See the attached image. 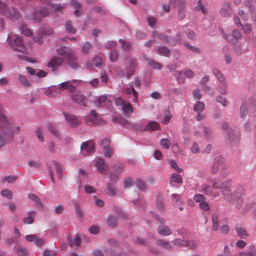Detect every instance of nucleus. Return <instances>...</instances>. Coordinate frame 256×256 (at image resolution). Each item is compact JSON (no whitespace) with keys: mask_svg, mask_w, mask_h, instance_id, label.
Listing matches in <instances>:
<instances>
[{"mask_svg":"<svg viewBox=\"0 0 256 256\" xmlns=\"http://www.w3.org/2000/svg\"><path fill=\"white\" fill-rule=\"evenodd\" d=\"M33 2L28 1L27 4L23 8L25 16L28 19L34 20L36 22L40 20L48 14V10L46 8H40L38 12L32 6Z\"/></svg>","mask_w":256,"mask_h":256,"instance_id":"obj_1","label":"nucleus"},{"mask_svg":"<svg viewBox=\"0 0 256 256\" xmlns=\"http://www.w3.org/2000/svg\"><path fill=\"white\" fill-rule=\"evenodd\" d=\"M216 100L217 102L221 104L222 106L225 107L227 106V101L224 98L218 96L216 97Z\"/></svg>","mask_w":256,"mask_h":256,"instance_id":"obj_62","label":"nucleus"},{"mask_svg":"<svg viewBox=\"0 0 256 256\" xmlns=\"http://www.w3.org/2000/svg\"><path fill=\"white\" fill-rule=\"evenodd\" d=\"M223 162L224 160L222 158H220L217 160L212 166L210 170V173L212 174H217L219 172L220 167L222 166Z\"/></svg>","mask_w":256,"mask_h":256,"instance_id":"obj_15","label":"nucleus"},{"mask_svg":"<svg viewBox=\"0 0 256 256\" xmlns=\"http://www.w3.org/2000/svg\"><path fill=\"white\" fill-rule=\"evenodd\" d=\"M224 138L226 143L228 145L230 146L236 145L239 140L238 132L234 130L230 129L227 132Z\"/></svg>","mask_w":256,"mask_h":256,"instance_id":"obj_6","label":"nucleus"},{"mask_svg":"<svg viewBox=\"0 0 256 256\" xmlns=\"http://www.w3.org/2000/svg\"><path fill=\"white\" fill-rule=\"evenodd\" d=\"M212 225L211 228L213 231H216L219 228V220L218 214L214 213L212 216Z\"/></svg>","mask_w":256,"mask_h":256,"instance_id":"obj_23","label":"nucleus"},{"mask_svg":"<svg viewBox=\"0 0 256 256\" xmlns=\"http://www.w3.org/2000/svg\"><path fill=\"white\" fill-rule=\"evenodd\" d=\"M232 12L230 3L229 2L226 1L223 4V6L220 10V14L222 16L227 18L229 16Z\"/></svg>","mask_w":256,"mask_h":256,"instance_id":"obj_12","label":"nucleus"},{"mask_svg":"<svg viewBox=\"0 0 256 256\" xmlns=\"http://www.w3.org/2000/svg\"><path fill=\"white\" fill-rule=\"evenodd\" d=\"M86 120L87 124L90 126L98 124L104 122L101 116L95 110H92L90 112V116L86 118Z\"/></svg>","mask_w":256,"mask_h":256,"instance_id":"obj_7","label":"nucleus"},{"mask_svg":"<svg viewBox=\"0 0 256 256\" xmlns=\"http://www.w3.org/2000/svg\"><path fill=\"white\" fill-rule=\"evenodd\" d=\"M57 52L60 55L66 58L68 57L70 58V56H74L72 54V52H72V50L69 48H61L58 49Z\"/></svg>","mask_w":256,"mask_h":256,"instance_id":"obj_24","label":"nucleus"},{"mask_svg":"<svg viewBox=\"0 0 256 256\" xmlns=\"http://www.w3.org/2000/svg\"><path fill=\"white\" fill-rule=\"evenodd\" d=\"M93 62L96 67H100L103 64L102 59L99 56H96L93 60Z\"/></svg>","mask_w":256,"mask_h":256,"instance_id":"obj_51","label":"nucleus"},{"mask_svg":"<svg viewBox=\"0 0 256 256\" xmlns=\"http://www.w3.org/2000/svg\"><path fill=\"white\" fill-rule=\"evenodd\" d=\"M78 81L76 80H74L72 81H68V90L70 92H74L76 90V87L73 84H77Z\"/></svg>","mask_w":256,"mask_h":256,"instance_id":"obj_47","label":"nucleus"},{"mask_svg":"<svg viewBox=\"0 0 256 256\" xmlns=\"http://www.w3.org/2000/svg\"><path fill=\"white\" fill-rule=\"evenodd\" d=\"M204 108L205 105L204 102H198L194 106V110L196 112H200L204 109Z\"/></svg>","mask_w":256,"mask_h":256,"instance_id":"obj_37","label":"nucleus"},{"mask_svg":"<svg viewBox=\"0 0 256 256\" xmlns=\"http://www.w3.org/2000/svg\"><path fill=\"white\" fill-rule=\"evenodd\" d=\"M160 144L161 146L164 149H168L171 145L170 141L168 138H162Z\"/></svg>","mask_w":256,"mask_h":256,"instance_id":"obj_41","label":"nucleus"},{"mask_svg":"<svg viewBox=\"0 0 256 256\" xmlns=\"http://www.w3.org/2000/svg\"><path fill=\"white\" fill-rule=\"evenodd\" d=\"M64 114L66 121L70 126L76 127L80 124L81 119L79 117L68 113H64Z\"/></svg>","mask_w":256,"mask_h":256,"instance_id":"obj_11","label":"nucleus"},{"mask_svg":"<svg viewBox=\"0 0 256 256\" xmlns=\"http://www.w3.org/2000/svg\"><path fill=\"white\" fill-rule=\"evenodd\" d=\"M94 148V144L91 140L82 142L80 146L82 152L85 156L90 154L93 152Z\"/></svg>","mask_w":256,"mask_h":256,"instance_id":"obj_8","label":"nucleus"},{"mask_svg":"<svg viewBox=\"0 0 256 256\" xmlns=\"http://www.w3.org/2000/svg\"><path fill=\"white\" fill-rule=\"evenodd\" d=\"M52 164L55 166L56 172L60 178L62 177V170L58 162H52Z\"/></svg>","mask_w":256,"mask_h":256,"instance_id":"obj_48","label":"nucleus"},{"mask_svg":"<svg viewBox=\"0 0 256 256\" xmlns=\"http://www.w3.org/2000/svg\"><path fill=\"white\" fill-rule=\"evenodd\" d=\"M108 224L111 227H114L116 225V220L115 217L110 216L108 218Z\"/></svg>","mask_w":256,"mask_h":256,"instance_id":"obj_57","label":"nucleus"},{"mask_svg":"<svg viewBox=\"0 0 256 256\" xmlns=\"http://www.w3.org/2000/svg\"><path fill=\"white\" fill-rule=\"evenodd\" d=\"M144 58L146 61H147L149 65L154 69L160 70L162 67V65L156 62L152 58H149L146 56H144Z\"/></svg>","mask_w":256,"mask_h":256,"instance_id":"obj_18","label":"nucleus"},{"mask_svg":"<svg viewBox=\"0 0 256 256\" xmlns=\"http://www.w3.org/2000/svg\"><path fill=\"white\" fill-rule=\"evenodd\" d=\"M12 130H10L8 132L4 130L0 134V148L4 145L6 142H10L13 140Z\"/></svg>","mask_w":256,"mask_h":256,"instance_id":"obj_9","label":"nucleus"},{"mask_svg":"<svg viewBox=\"0 0 256 256\" xmlns=\"http://www.w3.org/2000/svg\"><path fill=\"white\" fill-rule=\"evenodd\" d=\"M160 128V124L155 122H149L145 126V130H155Z\"/></svg>","mask_w":256,"mask_h":256,"instance_id":"obj_28","label":"nucleus"},{"mask_svg":"<svg viewBox=\"0 0 256 256\" xmlns=\"http://www.w3.org/2000/svg\"><path fill=\"white\" fill-rule=\"evenodd\" d=\"M236 231L238 236L242 238H245L248 236V234L246 230L241 224H237L236 226Z\"/></svg>","mask_w":256,"mask_h":256,"instance_id":"obj_17","label":"nucleus"},{"mask_svg":"<svg viewBox=\"0 0 256 256\" xmlns=\"http://www.w3.org/2000/svg\"><path fill=\"white\" fill-rule=\"evenodd\" d=\"M92 46L91 44L88 42H85L82 46V52L84 54H88Z\"/></svg>","mask_w":256,"mask_h":256,"instance_id":"obj_53","label":"nucleus"},{"mask_svg":"<svg viewBox=\"0 0 256 256\" xmlns=\"http://www.w3.org/2000/svg\"><path fill=\"white\" fill-rule=\"evenodd\" d=\"M72 100L76 103L80 104L82 106H86V97L80 93L74 94L70 96Z\"/></svg>","mask_w":256,"mask_h":256,"instance_id":"obj_14","label":"nucleus"},{"mask_svg":"<svg viewBox=\"0 0 256 256\" xmlns=\"http://www.w3.org/2000/svg\"><path fill=\"white\" fill-rule=\"evenodd\" d=\"M222 182L219 180H215L212 184L213 188L215 189H222Z\"/></svg>","mask_w":256,"mask_h":256,"instance_id":"obj_61","label":"nucleus"},{"mask_svg":"<svg viewBox=\"0 0 256 256\" xmlns=\"http://www.w3.org/2000/svg\"><path fill=\"white\" fill-rule=\"evenodd\" d=\"M108 99V96L106 95L101 96L98 99V102H95L94 104L97 107H101V104L105 102Z\"/></svg>","mask_w":256,"mask_h":256,"instance_id":"obj_43","label":"nucleus"},{"mask_svg":"<svg viewBox=\"0 0 256 256\" xmlns=\"http://www.w3.org/2000/svg\"><path fill=\"white\" fill-rule=\"evenodd\" d=\"M95 166L100 173H103L108 169V166L105 164L102 158H98L96 162Z\"/></svg>","mask_w":256,"mask_h":256,"instance_id":"obj_16","label":"nucleus"},{"mask_svg":"<svg viewBox=\"0 0 256 256\" xmlns=\"http://www.w3.org/2000/svg\"><path fill=\"white\" fill-rule=\"evenodd\" d=\"M174 244L176 246L183 247L186 246V241L177 238L174 240Z\"/></svg>","mask_w":256,"mask_h":256,"instance_id":"obj_50","label":"nucleus"},{"mask_svg":"<svg viewBox=\"0 0 256 256\" xmlns=\"http://www.w3.org/2000/svg\"><path fill=\"white\" fill-rule=\"evenodd\" d=\"M175 76L177 80L180 83H183L184 82V78L182 72H176L175 74Z\"/></svg>","mask_w":256,"mask_h":256,"instance_id":"obj_56","label":"nucleus"},{"mask_svg":"<svg viewBox=\"0 0 256 256\" xmlns=\"http://www.w3.org/2000/svg\"><path fill=\"white\" fill-rule=\"evenodd\" d=\"M233 49L236 55L240 56L243 54V51L241 48V44L238 42H236L233 46Z\"/></svg>","mask_w":256,"mask_h":256,"instance_id":"obj_33","label":"nucleus"},{"mask_svg":"<svg viewBox=\"0 0 256 256\" xmlns=\"http://www.w3.org/2000/svg\"><path fill=\"white\" fill-rule=\"evenodd\" d=\"M147 22L150 26L152 27L154 26L158 22L156 18L154 17H148L147 18Z\"/></svg>","mask_w":256,"mask_h":256,"instance_id":"obj_63","label":"nucleus"},{"mask_svg":"<svg viewBox=\"0 0 256 256\" xmlns=\"http://www.w3.org/2000/svg\"><path fill=\"white\" fill-rule=\"evenodd\" d=\"M232 182L230 180H226L224 182H222V191L223 192H230V187L232 186Z\"/></svg>","mask_w":256,"mask_h":256,"instance_id":"obj_31","label":"nucleus"},{"mask_svg":"<svg viewBox=\"0 0 256 256\" xmlns=\"http://www.w3.org/2000/svg\"><path fill=\"white\" fill-rule=\"evenodd\" d=\"M156 52L161 55L168 56L170 54V51L166 47L161 46L157 48Z\"/></svg>","mask_w":256,"mask_h":256,"instance_id":"obj_38","label":"nucleus"},{"mask_svg":"<svg viewBox=\"0 0 256 256\" xmlns=\"http://www.w3.org/2000/svg\"><path fill=\"white\" fill-rule=\"evenodd\" d=\"M185 8H178V17L180 20H183L186 16Z\"/></svg>","mask_w":256,"mask_h":256,"instance_id":"obj_58","label":"nucleus"},{"mask_svg":"<svg viewBox=\"0 0 256 256\" xmlns=\"http://www.w3.org/2000/svg\"><path fill=\"white\" fill-rule=\"evenodd\" d=\"M136 65L137 62L136 59H130L129 62L126 63V68L128 69L126 71V74L128 77H130L134 72Z\"/></svg>","mask_w":256,"mask_h":256,"instance_id":"obj_13","label":"nucleus"},{"mask_svg":"<svg viewBox=\"0 0 256 256\" xmlns=\"http://www.w3.org/2000/svg\"><path fill=\"white\" fill-rule=\"evenodd\" d=\"M194 199L196 202L200 203L206 200V198L202 194H196L194 195Z\"/></svg>","mask_w":256,"mask_h":256,"instance_id":"obj_59","label":"nucleus"},{"mask_svg":"<svg viewBox=\"0 0 256 256\" xmlns=\"http://www.w3.org/2000/svg\"><path fill=\"white\" fill-rule=\"evenodd\" d=\"M20 30L22 34L24 36H30L32 34V32L30 29L28 28L27 26L24 24H21L19 26Z\"/></svg>","mask_w":256,"mask_h":256,"instance_id":"obj_35","label":"nucleus"},{"mask_svg":"<svg viewBox=\"0 0 256 256\" xmlns=\"http://www.w3.org/2000/svg\"><path fill=\"white\" fill-rule=\"evenodd\" d=\"M202 192L208 195L212 193V190L208 185L204 184L202 186Z\"/></svg>","mask_w":256,"mask_h":256,"instance_id":"obj_40","label":"nucleus"},{"mask_svg":"<svg viewBox=\"0 0 256 256\" xmlns=\"http://www.w3.org/2000/svg\"><path fill=\"white\" fill-rule=\"evenodd\" d=\"M66 30L69 34H74L76 33V29L72 26L71 22L68 20L66 23Z\"/></svg>","mask_w":256,"mask_h":256,"instance_id":"obj_44","label":"nucleus"},{"mask_svg":"<svg viewBox=\"0 0 256 256\" xmlns=\"http://www.w3.org/2000/svg\"><path fill=\"white\" fill-rule=\"evenodd\" d=\"M244 189L242 187L238 188L234 192V197L240 199L244 194Z\"/></svg>","mask_w":256,"mask_h":256,"instance_id":"obj_49","label":"nucleus"},{"mask_svg":"<svg viewBox=\"0 0 256 256\" xmlns=\"http://www.w3.org/2000/svg\"><path fill=\"white\" fill-rule=\"evenodd\" d=\"M0 12L13 21L18 20L20 18V14L16 9L13 8H8L2 2H0Z\"/></svg>","mask_w":256,"mask_h":256,"instance_id":"obj_3","label":"nucleus"},{"mask_svg":"<svg viewBox=\"0 0 256 256\" xmlns=\"http://www.w3.org/2000/svg\"><path fill=\"white\" fill-rule=\"evenodd\" d=\"M16 253L18 256H27L28 252L26 248L20 246L17 249Z\"/></svg>","mask_w":256,"mask_h":256,"instance_id":"obj_46","label":"nucleus"},{"mask_svg":"<svg viewBox=\"0 0 256 256\" xmlns=\"http://www.w3.org/2000/svg\"><path fill=\"white\" fill-rule=\"evenodd\" d=\"M156 244L161 247H162L168 250H172V246L170 242L164 240L158 239L156 240Z\"/></svg>","mask_w":256,"mask_h":256,"instance_id":"obj_27","label":"nucleus"},{"mask_svg":"<svg viewBox=\"0 0 256 256\" xmlns=\"http://www.w3.org/2000/svg\"><path fill=\"white\" fill-rule=\"evenodd\" d=\"M1 194L2 196L6 197L8 199H11L12 197V194L11 190H4L1 191Z\"/></svg>","mask_w":256,"mask_h":256,"instance_id":"obj_54","label":"nucleus"},{"mask_svg":"<svg viewBox=\"0 0 256 256\" xmlns=\"http://www.w3.org/2000/svg\"><path fill=\"white\" fill-rule=\"evenodd\" d=\"M115 104L117 106H122L126 102L122 97L118 96L114 98Z\"/></svg>","mask_w":256,"mask_h":256,"instance_id":"obj_55","label":"nucleus"},{"mask_svg":"<svg viewBox=\"0 0 256 256\" xmlns=\"http://www.w3.org/2000/svg\"><path fill=\"white\" fill-rule=\"evenodd\" d=\"M125 93L128 94L130 95L131 94H132L134 98V102H138V93L133 88V87L131 88H127L125 90Z\"/></svg>","mask_w":256,"mask_h":256,"instance_id":"obj_30","label":"nucleus"},{"mask_svg":"<svg viewBox=\"0 0 256 256\" xmlns=\"http://www.w3.org/2000/svg\"><path fill=\"white\" fill-rule=\"evenodd\" d=\"M136 186L140 190H144L146 188V186L144 180L141 179H137L136 180Z\"/></svg>","mask_w":256,"mask_h":256,"instance_id":"obj_39","label":"nucleus"},{"mask_svg":"<svg viewBox=\"0 0 256 256\" xmlns=\"http://www.w3.org/2000/svg\"><path fill=\"white\" fill-rule=\"evenodd\" d=\"M54 32V30L50 28H46L42 32V35L43 36H50Z\"/></svg>","mask_w":256,"mask_h":256,"instance_id":"obj_64","label":"nucleus"},{"mask_svg":"<svg viewBox=\"0 0 256 256\" xmlns=\"http://www.w3.org/2000/svg\"><path fill=\"white\" fill-rule=\"evenodd\" d=\"M46 94L49 97L56 96L60 94L59 90L56 86L49 88L45 92Z\"/></svg>","mask_w":256,"mask_h":256,"instance_id":"obj_25","label":"nucleus"},{"mask_svg":"<svg viewBox=\"0 0 256 256\" xmlns=\"http://www.w3.org/2000/svg\"><path fill=\"white\" fill-rule=\"evenodd\" d=\"M4 128L6 132H8L10 130H12V132H18V134L20 132V128L19 127H12L9 126L8 122L2 112V110L0 106V129Z\"/></svg>","mask_w":256,"mask_h":256,"instance_id":"obj_5","label":"nucleus"},{"mask_svg":"<svg viewBox=\"0 0 256 256\" xmlns=\"http://www.w3.org/2000/svg\"><path fill=\"white\" fill-rule=\"evenodd\" d=\"M68 240L69 242V244L71 247H73L74 246H79L81 243V240L79 236H76L74 238V241L70 240Z\"/></svg>","mask_w":256,"mask_h":256,"instance_id":"obj_45","label":"nucleus"},{"mask_svg":"<svg viewBox=\"0 0 256 256\" xmlns=\"http://www.w3.org/2000/svg\"><path fill=\"white\" fill-rule=\"evenodd\" d=\"M122 110L124 115L126 116L132 114L134 112V108L132 105L129 102H126L122 106Z\"/></svg>","mask_w":256,"mask_h":256,"instance_id":"obj_26","label":"nucleus"},{"mask_svg":"<svg viewBox=\"0 0 256 256\" xmlns=\"http://www.w3.org/2000/svg\"><path fill=\"white\" fill-rule=\"evenodd\" d=\"M170 182L182 184L183 182V178L181 176L176 174H174L170 177Z\"/></svg>","mask_w":256,"mask_h":256,"instance_id":"obj_32","label":"nucleus"},{"mask_svg":"<svg viewBox=\"0 0 256 256\" xmlns=\"http://www.w3.org/2000/svg\"><path fill=\"white\" fill-rule=\"evenodd\" d=\"M221 170L220 174L223 178H226L228 174V167L225 165H222V166L220 167Z\"/></svg>","mask_w":256,"mask_h":256,"instance_id":"obj_52","label":"nucleus"},{"mask_svg":"<svg viewBox=\"0 0 256 256\" xmlns=\"http://www.w3.org/2000/svg\"><path fill=\"white\" fill-rule=\"evenodd\" d=\"M72 54L74 56H70L66 58L68 64L72 68H76L78 67V64L76 60L77 58L76 54L72 52Z\"/></svg>","mask_w":256,"mask_h":256,"instance_id":"obj_21","label":"nucleus"},{"mask_svg":"<svg viewBox=\"0 0 256 256\" xmlns=\"http://www.w3.org/2000/svg\"><path fill=\"white\" fill-rule=\"evenodd\" d=\"M240 28H242L245 34H250L252 30V25L248 24L244 25L242 24V26H240Z\"/></svg>","mask_w":256,"mask_h":256,"instance_id":"obj_60","label":"nucleus"},{"mask_svg":"<svg viewBox=\"0 0 256 256\" xmlns=\"http://www.w3.org/2000/svg\"><path fill=\"white\" fill-rule=\"evenodd\" d=\"M157 230L158 234L162 236H168L172 234L169 228L165 226H159Z\"/></svg>","mask_w":256,"mask_h":256,"instance_id":"obj_19","label":"nucleus"},{"mask_svg":"<svg viewBox=\"0 0 256 256\" xmlns=\"http://www.w3.org/2000/svg\"><path fill=\"white\" fill-rule=\"evenodd\" d=\"M196 11L199 12L201 10L202 14H204L207 12V9L205 8L204 6L202 4L201 0H199L198 2L197 5L194 7Z\"/></svg>","mask_w":256,"mask_h":256,"instance_id":"obj_36","label":"nucleus"},{"mask_svg":"<svg viewBox=\"0 0 256 256\" xmlns=\"http://www.w3.org/2000/svg\"><path fill=\"white\" fill-rule=\"evenodd\" d=\"M119 42L122 44V47L124 50H128L130 49L131 44L128 42L122 39H120Z\"/></svg>","mask_w":256,"mask_h":256,"instance_id":"obj_42","label":"nucleus"},{"mask_svg":"<svg viewBox=\"0 0 256 256\" xmlns=\"http://www.w3.org/2000/svg\"><path fill=\"white\" fill-rule=\"evenodd\" d=\"M222 221L224 224L220 227V230L222 234H227L230 231V228L228 226V220L225 218Z\"/></svg>","mask_w":256,"mask_h":256,"instance_id":"obj_29","label":"nucleus"},{"mask_svg":"<svg viewBox=\"0 0 256 256\" xmlns=\"http://www.w3.org/2000/svg\"><path fill=\"white\" fill-rule=\"evenodd\" d=\"M212 72L220 84V86L217 88L220 94H226V84L224 76L220 71L218 68H214Z\"/></svg>","mask_w":256,"mask_h":256,"instance_id":"obj_4","label":"nucleus"},{"mask_svg":"<svg viewBox=\"0 0 256 256\" xmlns=\"http://www.w3.org/2000/svg\"><path fill=\"white\" fill-rule=\"evenodd\" d=\"M64 62V58L59 56H54L48 62L47 66L48 68H51L53 71L57 69L58 66L63 64Z\"/></svg>","mask_w":256,"mask_h":256,"instance_id":"obj_10","label":"nucleus"},{"mask_svg":"<svg viewBox=\"0 0 256 256\" xmlns=\"http://www.w3.org/2000/svg\"><path fill=\"white\" fill-rule=\"evenodd\" d=\"M234 256H256V248L254 246H250L248 252H242Z\"/></svg>","mask_w":256,"mask_h":256,"instance_id":"obj_22","label":"nucleus"},{"mask_svg":"<svg viewBox=\"0 0 256 256\" xmlns=\"http://www.w3.org/2000/svg\"><path fill=\"white\" fill-rule=\"evenodd\" d=\"M20 84L26 88H28L31 86L30 82L26 78V77L21 74H19L18 76Z\"/></svg>","mask_w":256,"mask_h":256,"instance_id":"obj_20","label":"nucleus"},{"mask_svg":"<svg viewBox=\"0 0 256 256\" xmlns=\"http://www.w3.org/2000/svg\"><path fill=\"white\" fill-rule=\"evenodd\" d=\"M11 48L14 51L26 54L27 49L23 44L22 38L17 35H12L7 38Z\"/></svg>","mask_w":256,"mask_h":256,"instance_id":"obj_2","label":"nucleus"},{"mask_svg":"<svg viewBox=\"0 0 256 256\" xmlns=\"http://www.w3.org/2000/svg\"><path fill=\"white\" fill-rule=\"evenodd\" d=\"M152 36L154 38H157L161 40L164 42H166V41L168 40V36H165L164 34L162 33L158 32L157 30H154L152 33Z\"/></svg>","mask_w":256,"mask_h":256,"instance_id":"obj_34","label":"nucleus"}]
</instances>
